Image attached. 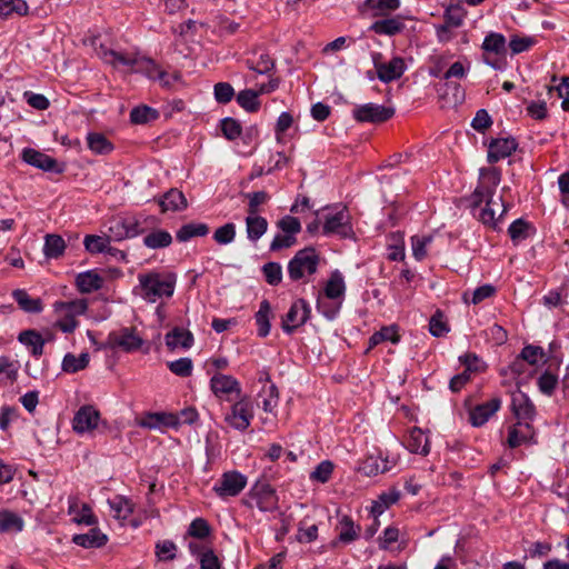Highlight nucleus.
Returning <instances> with one entry per match:
<instances>
[{"instance_id": "1", "label": "nucleus", "mask_w": 569, "mask_h": 569, "mask_svg": "<svg viewBox=\"0 0 569 569\" xmlns=\"http://www.w3.org/2000/svg\"><path fill=\"white\" fill-rule=\"evenodd\" d=\"M501 181V171L496 167L481 168L479 170V183L470 197V207L475 210L486 199V206L480 209L479 221L496 229V212L491 208L495 204L492 197Z\"/></svg>"}, {"instance_id": "2", "label": "nucleus", "mask_w": 569, "mask_h": 569, "mask_svg": "<svg viewBox=\"0 0 569 569\" xmlns=\"http://www.w3.org/2000/svg\"><path fill=\"white\" fill-rule=\"evenodd\" d=\"M141 297L148 302L161 298H171L174 292L177 274L173 272H148L138 276Z\"/></svg>"}, {"instance_id": "3", "label": "nucleus", "mask_w": 569, "mask_h": 569, "mask_svg": "<svg viewBox=\"0 0 569 569\" xmlns=\"http://www.w3.org/2000/svg\"><path fill=\"white\" fill-rule=\"evenodd\" d=\"M319 254L313 247H306L296 252L293 258L288 262V274L292 281L303 278L305 273L313 274L317 272L319 264Z\"/></svg>"}, {"instance_id": "4", "label": "nucleus", "mask_w": 569, "mask_h": 569, "mask_svg": "<svg viewBox=\"0 0 569 569\" xmlns=\"http://www.w3.org/2000/svg\"><path fill=\"white\" fill-rule=\"evenodd\" d=\"M249 498L262 512H272L279 509V497L276 489L264 480L257 481L249 491Z\"/></svg>"}, {"instance_id": "5", "label": "nucleus", "mask_w": 569, "mask_h": 569, "mask_svg": "<svg viewBox=\"0 0 569 569\" xmlns=\"http://www.w3.org/2000/svg\"><path fill=\"white\" fill-rule=\"evenodd\" d=\"M253 419V408L248 396H240L231 407V412L224 418V421L232 428L239 431H244L249 428Z\"/></svg>"}, {"instance_id": "6", "label": "nucleus", "mask_w": 569, "mask_h": 569, "mask_svg": "<svg viewBox=\"0 0 569 569\" xmlns=\"http://www.w3.org/2000/svg\"><path fill=\"white\" fill-rule=\"evenodd\" d=\"M142 345L143 339L136 335V329L128 327L111 331L106 341V348L121 349L124 352L137 351Z\"/></svg>"}, {"instance_id": "7", "label": "nucleus", "mask_w": 569, "mask_h": 569, "mask_svg": "<svg viewBox=\"0 0 569 569\" xmlns=\"http://www.w3.org/2000/svg\"><path fill=\"white\" fill-rule=\"evenodd\" d=\"M311 309L307 300H295L286 316L282 318L281 328L287 335H292L297 328L303 326L310 318Z\"/></svg>"}, {"instance_id": "8", "label": "nucleus", "mask_w": 569, "mask_h": 569, "mask_svg": "<svg viewBox=\"0 0 569 569\" xmlns=\"http://www.w3.org/2000/svg\"><path fill=\"white\" fill-rule=\"evenodd\" d=\"M247 486V477L239 471H226L213 487L221 499L238 496Z\"/></svg>"}, {"instance_id": "9", "label": "nucleus", "mask_w": 569, "mask_h": 569, "mask_svg": "<svg viewBox=\"0 0 569 569\" xmlns=\"http://www.w3.org/2000/svg\"><path fill=\"white\" fill-rule=\"evenodd\" d=\"M322 231L325 234L336 233L343 239L353 236L350 214L346 206H343L335 214H328L325 219Z\"/></svg>"}, {"instance_id": "10", "label": "nucleus", "mask_w": 569, "mask_h": 569, "mask_svg": "<svg viewBox=\"0 0 569 569\" xmlns=\"http://www.w3.org/2000/svg\"><path fill=\"white\" fill-rule=\"evenodd\" d=\"M22 160L44 172L62 173L66 170L64 163L58 162L54 158L32 148L23 149Z\"/></svg>"}, {"instance_id": "11", "label": "nucleus", "mask_w": 569, "mask_h": 569, "mask_svg": "<svg viewBox=\"0 0 569 569\" xmlns=\"http://www.w3.org/2000/svg\"><path fill=\"white\" fill-rule=\"evenodd\" d=\"M352 113L358 122L380 123L392 118L395 109L375 103H366L353 109Z\"/></svg>"}, {"instance_id": "12", "label": "nucleus", "mask_w": 569, "mask_h": 569, "mask_svg": "<svg viewBox=\"0 0 569 569\" xmlns=\"http://www.w3.org/2000/svg\"><path fill=\"white\" fill-rule=\"evenodd\" d=\"M99 419L100 413L93 406H82L73 417V430L77 433H84L91 431L98 426Z\"/></svg>"}, {"instance_id": "13", "label": "nucleus", "mask_w": 569, "mask_h": 569, "mask_svg": "<svg viewBox=\"0 0 569 569\" xmlns=\"http://www.w3.org/2000/svg\"><path fill=\"white\" fill-rule=\"evenodd\" d=\"M511 410L518 421L531 422L536 416L533 402L519 389L512 393Z\"/></svg>"}, {"instance_id": "14", "label": "nucleus", "mask_w": 569, "mask_h": 569, "mask_svg": "<svg viewBox=\"0 0 569 569\" xmlns=\"http://www.w3.org/2000/svg\"><path fill=\"white\" fill-rule=\"evenodd\" d=\"M517 148L518 142L512 137L492 139L489 143L487 160L489 163H496L509 157Z\"/></svg>"}, {"instance_id": "15", "label": "nucleus", "mask_w": 569, "mask_h": 569, "mask_svg": "<svg viewBox=\"0 0 569 569\" xmlns=\"http://www.w3.org/2000/svg\"><path fill=\"white\" fill-rule=\"evenodd\" d=\"M501 407V399L493 397L489 401L477 405L469 413L473 427L483 426Z\"/></svg>"}, {"instance_id": "16", "label": "nucleus", "mask_w": 569, "mask_h": 569, "mask_svg": "<svg viewBox=\"0 0 569 569\" xmlns=\"http://www.w3.org/2000/svg\"><path fill=\"white\" fill-rule=\"evenodd\" d=\"M139 425L147 429H158L161 427L178 428L180 418L169 412H147L140 419Z\"/></svg>"}, {"instance_id": "17", "label": "nucleus", "mask_w": 569, "mask_h": 569, "mask_svg": "<svg viewBox=\"0 0 569 569\" xmlns=\"http://www.w3.org/2000/svg\"><path fill=\"white\" fill-rule=\"evenodd\" d=\"M210 387L216 396L236 393L237 398L242 396L239 381L232 376L216 373L210 379Z\"/></svg>"}, {"instance_id": "18", "label": "nucleus", "mask_w": 569, "mask_h": 569, "mask_svg": "<svg viewBox=\"0 0 569 569\" xmlns=\"http://www.w3.org/2000/svg\"><path fill=\"white\" fill-rule=\"evenodd\" d=\"M156 201L158 202L162 213L167 211H182L188 208L187 198L183 192L177 188L169 189L161 197L156 199Z\"/></svg>"}, {"instance_id": "19", "label": "nucleus", "mask_w": 569, "mask_h": 569, "mask_svg": "<svg viewBox=\"0 0 569 569\" xmlns=\"http://www.w3.org/2000/svg\"><path fill=\"white\" fill-rule=\"evenodd\" d=\"M535 429L531 422L517 421V423L509 428L508 445L510 448H517L522 443L533 441Z\"/></svg>"}, {"instance_id": "20", "label": "nucleus", "mask_w": 569, "mask_h": 569, "mask_svg": "<svg viewBox=\"0 0 569 569\" xmlns=\"http://www.w3.org/2000/svg\"><path fill=\"white\" fill-rule=\"evenodd\" d=\"M406 63L401 57H393L389 62L379 64L377 77L381 82L389 83L402 77Z\"/></svg>"}, {"instance_id": "21", "label": "nucleus", "mask_w": 569, "mask_h": 569, "mask_svg": "<svg viewBox=\"0 0 569 569\" xmlns=\"http://www.w3.org/2000/svg\"><path fill=\"white\" fill-rule=\"evenodd\" d=\"M339 535L337 540L331 542V547L335 548L338 542L350 543L356 541L360 536V526H356L350 516H342L337 526Z\"/></svg>"}, {"instance_id": "22", "label": "nucleus", "mask_w": 569, "mask_h": 569, "mask_svg": "<svg viewBox=\"0 0 569 569\" xmlns=\"http://www.w3.org/2000/svg\"><path fill=\"white\" fill-rule=\"evenodd\" d=\"M104 279L96 271L88 270L76 277V286L81 293H91L103 287Z\"/></svg>"}, {"instance_id": "23", "label": "nucleus", "mask_w": 569, "mask_h": 569, "mask_svg": "<svg viewBox=\"0 0 569 569\" xmlns=\"http://www.w3.org/2000/svg\"><path fill=\"white\" fill-rule=\"evenodd\" d=\"M405 23L399 16L375 21L369 30L380 36L393 37L403 31Z\"/></svg>"}, {"instance_id": "24", "label": "nucleus", "mask_w": 569, "mask_h": 569, "mask_svg": "<svg viewBox=\"0 0 569 569\" xmlns=\"http://www.w3.org/2000/svg\"><path fill=\"white\" fill-rule=\"evenodd\" d=\"M72 541L80 547L100 548L108 542V537L99 528H91L87 533L74 535Z\"/></svg>"}, {"instance_id": "25", "label": "nucleus", "mask_w": 569, "mask_h": 569, "mask_svg": "<svg viewBox=\"0 0 569 569\" xmlns=\"http://www.w3.org/2000/svg\"><path fill=\"white\" fill-rule=\"evenodd\" d=\"M18 340L20 343L30 348L31 355L36 358H39L43 355V347L46 340L42 338L40 332L34 329L23 330L19 333Z\"/></svg>"}, {"instance_id": "26", "label": "nucleus", "mask_w": 569, "mask_h": 569, "mask_svg": "<svg viewBox=\"0 0 569 569\" xmlns=\"http://www.w3.org/2000/svg\"><path fill=\"white\" fill-rule=\"evenodd\" d=\"M133 71L141 72L150 79H159L166 87L170 84L168 80H164L167 73L150 58L139 56Z\"/></svg>"}, {"instance_id": "27", "label": "nucleus", "mask_w": 569, "mask_h": 569, "mask_svg": "<svg viewBox=\"0 0 569 569\" xmlns=\"http://www.w3.org/2000/svg\"><path fill=\"white\" fill-rule=\"evenodd\" d=\"M400 7V0H365L361 12H370L373 17L388 14Z\"/></svg>"}, {"instance_id": "28", "label": "nucleus", "mask_w": 569, "mask_h": 569, "mask_svg": "<svg viewBox=\"0 0 569 569\" xmlns=\"http://www.w3.org/2000/svg\"><path fill=\"white\" fill-rule=\"evenodd\" d=\"M166 345L170 350L179 347L189 349L193 345V335L189 330L179 327L173 328L166 335Z\"/></svg>"}, {"instance_id": "29", "label": "nucleus", "mask_w": 569, "mask_h": 569, "mask_svg": "<svg viewBox=\"0 0 569 569\" xmlns=\"http://www.w3.org/2000/svg\"><path fill=\"white\" fill-rule=\"evenodd\" d=\"M14 301L19 308L28 313H40L43 310L42 300L40 298H32L23 289H16L12 292Z\"/></svg>"}, {"instance_id": "30", "label": "nucleus", "mask_w": 569, "mask_h": 569, "mask_svg": "<svg viewBox=\"0 0 569 569\" xmlns=\"http://www.w3.org/2000/svg\"><path fill=\"white\" fill-rule=\"evenodd\" d=\"M407 448L412 453H419L422 456H427L430 452L429 439L420 428H412L407 440Z\"/></svg>"}, {"instance_id": "31", "label": "nucleus", "mask_w": 569, "mask_h": 569, "mask_svg": "<svg viewBox=\"0 0 569 569\" xmlns=\"http://www.w3.org/2000/svg\"><path fill=\"white\" fill-rule=\"evenodd\" d=\"M247 237L250 241H258L268 230V221L259 214H248L246 217Z\"/></svg>"}, {"instance_id": "32", "label": "nucleus", "mask_w": 569, "mask_h": 569, "mask_svg": "<svg viewBox=\"0 0 569 569\" xmlns=\"http://www.w3.org/2000/svg\"><path fill=\"white\" fill-rule=\"evenodd\" d=\"M209 226L203 222H190L182 224L176 232L179 242H187L193 237H206L209 233Z\"/></svg>"}, {"instance_id": "33", "label": "nucleus", "mask_w": 569, "mask_h": 569, "mask_svg": "<svg viewBox=\"0 0 569 569\" xmlns=\"http://www.w3.org/2000/svg\"><path fill=\"white\" fill-rule=\"evenodd\" d=\"M390 469L389 461L387 459H381L380 457L370 456L366 458L360 467L359 471L362 472L367 477L377 476L378 473H383Z\"/></svg>"}, {"instance_id": "34", "label": "nucleus", "mask_w": 569, "mask_h": 569, "mask_svg": "<svg viewBox=\"0 0 569 569\" xmlns=\"http://www.w3.org/2000/svg\"><path fill=\"white\" fill-rule=\"evenodd\" d=\"M90 357L88 352H82L78 357L73 353H67L61 363L62 371L67 373H76L88 367Z\"/></svg>"}, {"instance_id": "35", "label": "nucleus", "mask_w": 569, "mask_h": 569, "mask_svg": "<svg viewBox=\"0 0 569 569\" xmlns=\"http://www.w3.org/2000/svg\"><path fill=\"white\" fill-rule=\"evenodd\" d=\"M270 316H271V305L268 300H262L260 302L259 310L254 315L256 323L258 326V336L264 338L270 332Z\"/></svg>"}, {"instance_id": "36", "label": "nucleus", "mask_w": 569, "mask_h": 569, "mask_svg": "<svg viewBox=\"0 0 569 569\" xmlns=\"http://www.w3.org/2000/svg\"><path fill=\"white\" fill-rule=\"evenodd\" d=\"M172 243V236L163 229H157L144 236L143 244L149 249H163Z\"/></svg>"}, {"instance_id": "37", "label": "nucleus", "mask_w": 569, "mask_h": 569, "mask_svg": "<svg viewBox=\"0 0 569 569\" xmlns=\"http://www.w3.org/2000/svg\"><path fill=\"white\" fill-rule=\"evenodd\" d=\"M66 249V242L62 237L58 234H47L43 246V252L47 258L58 259L61 257Z\"/></svg>"}, {"instance_id": "38", "label": "nucleus", "mask_w": 569, "mask_h": 569, "mask_svg": "<svg viewBox=\"0 0 569 569\" xmlns=\"http://www.w3.org/2000/svg\"><path fill=\"white\" fill-rule=\"evenodd\" d=\"M87 142L89 149L97 154H108L113 150V144L102 133H89Z\"/></svg>"}, {"instance_id": "39", "label": "nucleus", "mask_w": 569, "mask_h": 569, "mask_svg": "<svg viewBox=\"0 0 569 569\" xmlns=\"http://www.w3.org/2000/svg\"><path fill=\"white\" fill-rule=\"evenodd\" d=\"M481 48L487 52L505 54L507 52L506 38L501 33L490 32L486 36Z\"/></svg>"}, {"instance_id": "40", "label": "nucleus", "mask_w": 569, "mask_h": 569, "mask_svg": "<svg viewBox=\"0 0 569 569\" xmlns=\"http://www.w3.org/2000/svg\"><path fill=\"white\" fill-rule=\"evenodd\" d=\"M108 503L117 519H127L133 512V503L123 496H116Z\"/></svg>"}, {"instance_id": "41", "label": "nucleus", "mask_w": 569, "mask_h": 569, "mask_svg": "<svg viewBox=\"0 0 569 569\" xmlns=\"http://www.w3.org/2000/svg\"><path fill=\"white\" fill-rule=\"evenodd\" d=\"M106 60L111 63L113 67L123 66L130 67L132 70L137 64V60L139 58L136 53H127L116 50H109L106 52Z\"/></svg>"}, {"instance_id": "42", "label": "nucleus", "mask_w": 569, "mask_h": 569, "mask_svg": "<svg viewBox=\"0 0 569 569\" xmlns=\"http://www.w3.org/2000/svg\"><path fill=\"white\" fill-rule=\"evenodd\" d=\"M158 118L159 111L144 104L134 107L130 112V121L134 124H144Z\"/></svg>"}, {"instance_id": "43", "label": "nucleus", "mask_w": 569, "mask_h": 569, "mask_svg": "<svg viewBox=\"0 0 569 569\" xmlns=\"http://www.w3.org/2000/svg\"><path fill=\"white\" fill-rule=\"evenodd\" d=\"M400 340L399 335L397 333L396 326L382 327L379 331L375 332L368 341V349H372L382 341H391L392 343H398Z\"/></svg>"}, {"instance_id": "44", "label": "nucleus", "mask_w": 569, "mask_h": 569, "mask_svg": "<svg viewBox=\"0 0 569 569\" xmlns=\"http://www.w3.org/2000/svg\"><path fill=\"white\" fill-rule=\"evenodd\" d=\"M259 91L252 89L241 90L237 94L238 104L243 108L247 112H257L260 108V101L258 99Z\"/></svg>"}, {"instance_id": "45", "label": "nucleus", "mask_w": 569, "mask_h": 569, "mask_svg": "<svg viewBox=\"0 0 569 569\" xmlns=\"http://www.w3.org/2000/svg\"><path fill=\"white\" fill-rule=\"evenodd\" d=\"M346 290L345 281L339 271L332 272L326 287L325 295L328 299H338L343 296Z\"/></svg>"}, {"instance_id": "46", "label": "nucleus", "mask_w": 569, "mask_h": 569, "mask_svg": "<svg viewBox=\"0 0 569 569\" xmlns=\"http://www.w3.org/2000/svg\"><path fill=\"white\" fill-rule=\"evenodd\" d=\"M23 528V520L17 513L3 510L0 511V531L1 532H10V531H21Z\"/></svg>"}, {"instance_id": "47", "label": "nucleus", "mask_w": 569, "mask_h": 569, "mask_svg": "<svg viewBox=\"0 0 569 569\" xmlns=\"http://www.w3.org/2000/svg\"><path fill=\"white\" fill-rule=\"evenodd\" d=\"M107 238L109 241H121L130 238L126 218H116L110 221Z\"/></svg>"}, {"instance_id": "48", "label": "nucleus", "mask_w": 569, "mask_h": 569, "mask_svg": "<svg viewBox=\"0 0 569 569\" xmlns=\"http://www.w3.org/2000/svg\"><path fill=\"white\" fill-rule=\"evenodd\" d=\"M248 199L247 213L259 214L260 206L267 203L270 200V196L267 191H254L243 194Z\"/></svg>"}, {"instance_id": "49", "label": "nucleus", "mask_w": 569, "mask_h": 569, "mask_svg": "<svg viewBox=\"0 0 569 569\" xmlns=\"http://www.w3.org/2000/svg\"><path fill=\"white\" fill-rule=\"evenodd\" d=\"M12 13L24 16L28 13V4L24 0H0V16L9 17Z\"/></svg>"}, {"instance_id": "50", "label": "nucleus", "mask_w": 569, "mask_h": 569, "mask_svg": "<svg viewBox=\"0 0 569 569\" xmlns=\"http://www.w3.org/2000/svg\"><path fill=\"white\" fill-rule=\"evenodd\" d=\"M148 221L156 223L157 219L152 216L146 217L143 219H142V217H137V216L126 217V222L128 226V232H129L130 238H134L139 234L144 233L147 228L143 224L147 223Z\"/></svg>"}, {"instance_id": "51", "label": "nucleus", "mask_w": 569, "mask_h": 569, "mask_svg": "<svg viewBox=\"0 0 569 569\" xmlns=\"http://www.w3.org/2000/svg\"><path fill=\"white\" fill-rule=\"evenodd\" d=\"M220 128L226 139L233 141L242 133L241 123L234 118L227 117L220 121Z\"/></svg>"}, {"instance_id": "52", "label": "nucleus", "mask_w": 569, "mask_h": 569, "mask_svg": "<svg viewBox=\"0 0 569 569\" xmlns=\"http://www.w3.org/2000/svg\"><path fill=\"white\" fill-rule=\"evenodd\" d=\"M236 239V224L233 222L224 223L213 232V240L221 246L229 244Z\"/></svg>"}, {"instance_id": "53", "label": "nucleus", "mask_w": 569, "mask_h": 569, "mask_svg": "<svg viewBox=\"0 0 569 569\" xmlns=\"http://www.w3.org/2000/svg\"><path fill=\"white\" fill-rule=\"evenodd\" d=\"M264 280L270 286H278L282 281V268L279 262H267L262 266Z\"/></svg>"}, {"instance_id": "54", "label": "nucleus", "mask_w": 569, "mask_h": 569, "mask_svg": "<svg viewBox=\"0 0 569 569\" xmlns=\"http://www.w3.org/2000/svg\"><path fill=\"white\" fill-rule=\"evenodd\" d=\"M530 224L523 219L515 220L508 228V234L510 236L513 243H518L528 238V230Z\"/></svg>"}, {"instance_id": "55", "label": "nucleus", "mask_w": 569, "mask_h": 569, "mask_svg": "<svg viewBox=\"0 0 569 569\" xmlns=\"http://www.w3.org/2000/svg\"><path fill=\"white\" fill-rule=\"evenodd\" d=\"M558 383V377L550 371L541 373L537 381L539 390L549 397L553 395Z\"/></svg>"}, {"instance_id": "56", "label": "nucleus", "mask_w": 569, "mask_h": 569, "mask_svg": "<svg viewBox=\"0 0 569 569\" xmlns=\"http://www.w3.org/2000/svg\"><path fill=\"white\" fill-rule=\"evenodd\" d=\"M177 546L171 540H162L156 543V556L159 561H170L176 558Z\"/></svg>"}, {"instance_id": "57", "label": "nucleus", "mask_w": 569, "mask_h": 569, "mask_svg": "<svg viewBox=\"0 0 569 569\" xmlns=\"http://www.w3.org/2000/svg\"><path fill=\"white\" fill-rule=\"evenodd\" d=\"M110 243L107 237L96 234H88L84 238L83 244L90 253H102L106 251L107 246Z\"/></svg>"}, {"instance_id": "58", "label": "nucleus", "mask_w": 569, "mask_h": 569, "mask_svg": "<svg viewBox=\"0 0 569 569\" xmlns=\"http://www.w3.org/2000/svg\"><path fill=\"white\" fill-rule=\"evenodd\" d=\"M333 468L335 466L330 460H323L310 473V479L320 483H326L331 478Z\"/></svg>"}, {"instance_id": "59", "label": "nucleus", "mask_w": 569, "mask_h": 569, "mask_svg": "<svg viewBox=\"0 0 569 569\" xmlns=\"http://www.w3.org/2000/svg\"><path fill=\"white\" fill-rule=\"evenodd\" d=\"M535 43L536 40L532 37H520L513 34L510 38L508 47L511 51V54H519L529 50Z\"/></svg>"}, {"instance_id": "60", "label": "nucleus", "mask_w": 569, "mask_h": 569, "mask_svg": "<svg viewBox=\"0 0 569 569\" xmlns=\"http://www.w3.org/2000/svg\"><path fill=\"white\" fill-rule=\"evenodd\" d=\"M210 533L211 528L208 521L203 518H196L188 528V535L197 539H204Z\"/></svg>"}, {"instance_id": "61", "label": "nucleus", "mask_w": 569, "mask_h": 569, "mask_svg": "<svg viewBox=\"0 0 569 569\" xmlns=\"http://www.w3.org/2000/svg\"><path fill=\"white\" fill-rule=\"evenodd\" d=\"M168 367L176 376L187 378L192 373V360L190 358H180L168 363Z\"/></svg>"}, {"instance_id": "62", "label": "nucleus", "mask_w": 569, "mask_h": 569, "mask_svg": "<svg viewBox=\"0 0 569 569\" xmlns=\"http://www.w3.org/2000/svg\"><path fill=\"white\" fill-rule=\"evenodd\" d=\"M463 17L465 11L459 4L449 6L443 13L445 23L453 28H458L462 24Z\"/></svg>"}, {"instance_id": "63", "label": "nucleus", "mask_w": 569, "mask_h": 569, "mask_svg": "<svg viewBox=\"0 0 569 569\" xmlns=\"http://www.w3.org/2000/svg\"><path fill=\"white\" fill-rule=\"evenodd\" d=\"M459 362L465 366V371L470 373L480 372L485 369L483 362L480 358L473 352H467L459 357Z\"/></svg>"}, {"instance_id": "64", "label": "nucleus", "mask_w": 569, "mask_h": 569, "mask_svg": "<svg viewBox=\"0 0 569 569\" xmlns=\"http://www.w3.org/2000/svg\"><path fill=\"white\" fill-rule=\"evenodd\" d=\"M277 227L283 233L297 236L301 231V222L298 218L292 216H284L278 222Z\"/></svg>"}]
</instances>
